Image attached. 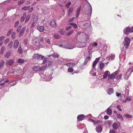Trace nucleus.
<instances>
[{"instance_id":"1","label":"nucleus","mask_w":133,"mask_h":133,"mask_svg":"<svg viewBox=\"0 0 133 133\" xmlns=\"http://www.w3.org/2000/svg\"><path fill=\"white\" fill-rule=\"evenodd\" d=\"M40 76L41 77V79L45 81H50L51 80L53 77L52 74H51L50 75L47 74L45 75L42 74Z\"/></svg>"},{"instance_id":"2","label":"nucleus","mask_w":133,"mask_h":133,"mask_svg":"<svg viewBox=\"0 0 133 133\" xmlns=\"http://www.w3.org/2000/svg\"><path fill=\"white\" fill-rule=\"evenodd\" d=\"M18 79L20 80L21 82L25 84L29 83L31 81V79L27 77H20L18 78Z\"/></svg>"},{"instance_id":"3","label":"nucleus","mask_w":133,"mask_h":133,"mask_svg":"<svg viewBox=\"0 0 133 133\" xmlns=\"http://www.w3.org/2000/svg\"><path fill=\"white\" fill-rule=\"evenodd\" d=\"M130 42V40L129 38L127 36L125 37L123 44L126 49L128 48Z\"/></svg>"},{"instance_id":"4","label":"nucleus","mask_w":133,"mask_h":133,"mask_svg":"<svg viewBox=\"0 0 133 133\" xmlns=\"http://www.w3.org/2000/svg\"><path fill=\"white\" fill-rule=\"evenodd\" d=\"M124 33L126 35L128 34L129 33L132 32H133V26L131 28L128 26L124 28L123 30Z\"/></svg>"},{"instance_id":"5","label":"nucleus","mask_w":133,"mask_h":133,"mask_svg":"<svg viewBox=\"0 0 133 133\" xmlns=\"http://www.w3.org/2000/svg\"><path fill=\"white\" fill-rule=\"evenodd\" d=\"M33 58L35 59L42 60L44 58V57L41 55H39L38 54H36L34 55Z\"/></svg>"},{"instance_id":"6","label":"nucleus","mask_w":133,"mask_h":133,"mask_svg":"<svg viewBox=\"0 0 133 133\" xmlns=\"http://www.w3.org/2000/svg\"><path fill=\"white\" fill-rule=\"evenodd\" d=\"M90 59V56L88 57L85 59L84 61V62L83 64L79 66L80 68L82 69H84V68L83 67L84 65H86L88 61Z\"/></svg>"},{"instance_id":"7","label":"nucleus","mask_w":133,"mask_h":133,"mask_svg":"<svg viewBox=\"0 0 133 133\" xmlns=\"http://www.w3.org/2000/svg\"><path fill=\"white\" fill-rule=\"evenodd\" d=\"M103 129V127L101 125H99L96 126L95 130L98 133H101Z\"/></svg>"},{"instance_id":"8","label":"nucleus","mask_w":133,"mask_h":133,"mask_svg":"<svg viewBox=\"0 0 133 133\" xmlns=\"http://www.w3.org/2000/svg\"><path fill=\"white\" fill-rule=\"evenodd\" d=\"M33 42L34 45L36 46L39 47L41 46L40 42L37 38L33 39Z\"/></svg>"},{"instance_id":"9","label":"nucleus","mask_w":133,"mask_h":133,"mask_svg":"<svg viewBox=\"0 0 133 133\" xmlns=\"http://www.w3.org/2000/svg\"><path fill=\"white\" fill-rule=\"evenodd\" d=\"M120 126V124L119 122H114L112 125L113 128L115 130L117 129Z\"/></svg>"},{"instance_id":"10","label":"nucleus","mask_w":133,"mask_h":133,"mask_svg":"<svg viewBox=\"0 0 133 133\" xmlns=\"http://www.w3.org/2000/svg\"><path fill=\"white\" fill-rule=\"evenodd\" d=\"M100 57H99L98 58H97L95 60L92 66V68H93V69H95V67L96 66V64H97V62L100 59Z\"/></svg>"},{"instance_id":"11","label":"nucleus","mask_w":133,"mask_h":133,"mask_svg":"<svg viewBox=\"0 0 133 133\" xmlns=\"http://www.w3.org/2000/svg\"><path fill=\"white\" fill-rule=\"evenodd\" d=\"M25 29L26 28L25 27H23L21 29L20 31L19 32L18 34L19 37H21L24 34Z\"/></svg>"},{"instance_id":"12","label":"nucleus","mask_w":133,"mask_h":133,"mask_svg":"<svg viewBox=\"0 0 133 133\" xmlns=\"http://www.w3.org/2000/svg\"><path fill=\"white\" fill-rule=\"evenodd\" d=\"M85 118V116L83 114L80 115H78L77 117V119L79 121L83 120Z\"/></svg>"},{"instance_id":"13","label":"nucleus","mask_w":133,"mask_h":133,"mask_svg":"<svg viewBox=\"0 0 133 133\" xmlns=\"http://www.w3.org/2000/svg\"><path fill=\"white\" fill-rule=\"evenodd\" d=\"M50 25L51 26L54 27H56L57 25L55 20L54 19L51 20L50 23Z\"/></svg>"},{"instance_id":"14","label":"nucleus","mask_w":133,"mask_h":133,"mask_svg":"<svg viewBox=\"0 0 133 133\" xmlns=\"http://www.w3.org/2000/svg\"><path fill=\"white\" fill-rule=\"evenodd\" d=\"M76 64L75 63H65L64 65L68 67H72L75 65Z\"/></svg>"},{"instance_id":"15","label":"nucleus","mask_w":133,"mask_h":133,"mask_svg":"<svg viewBox=\"0 0 133 133\" xmlns=\"http://www.w3.org/2000/svg\"><path fill=\"white\" fill-rule=\"evenodd\" d=\"M110 74V72L108 71H106L104 73V74L103 75V79H105L107 78L108 76Z\"/></svg>"},{"instance_id":"16","label":"nucleus","mask_w":133,"mask_h":133,"mask_svg":"<svg viewBox=\"0 0 133 133\" xmlns=\"http://www.w3.org/2000/svg\"><path fill=\"white\" fill-rule=\"evenodd\" d=\"M86 2H88V6L90 8V10L89 11H90V16H91V14L92 13V7L91 6V4H90V3L88 2V1L87 0H85Z\"/></svg>"},{"instance_id":"17","label":"nucleus","mask_w":133,"mask_h":133,"mask_svg":"<svg viewBox=\"0 0 133 133\" xmlns=\"http://www.w3.org/2000/svg\"><path fill=\"white\" fill-rule=\"evenodd\" d=\"M118 73L117 71H116L112 74L111 75L109 76V78L111 79H112L114 77L115 78V75Z\"/></svg>"},{"instance_id":"18","label":"nucleus","mask_w":133,"mask_h":133,"mask_svg":"<svg viewBox=\"0 0 133 133\" xmlns=\"http://www.w3.org/2000/svg\"><path fill=\"white\" fill-rule=\"evenodd\" d=\"M4 79H3L2 80L0 81V85L1 86H2L5 84V83H7L9 82V80L7 79L4 81L3 83H1L3 81H4Z\"/></svg>"},{"instance_id":"19","label":"nucleus","mask_w":133,"mask_h":133,"mask_svg":"<svg viewBox=\"0 0 133 133\" xmlns=\"http://www.w3.org/2000/svg\"><path fill=\"white\" fill-rule=\"evenodd\" d=\"M19 42L17 40L15 41L14 45V47L15 48H17L19 45Z\"/></svg>"},{"instance_id":"20","label":"nucleus","mask_w":133,"mask_h":133,"mask_svg":"<svg viewBox=\"0 0 133 133\" xmlns=\"http://www.w3.org/2000/svg\"><path fill=\"white\" fill-rule=\"evenodd\" d=\"M11 51L8 52L5 54L4 55V56L5 58H9L11 54Z\"/></svg>"},{"instance_id":"21","label":"nucleus","mask_w":133,"mask_h":133,"mask_svg":"<svg viewBox=\"0 0 133 133\" xmlns=\"http://www.w3.org/2000/svg\"><path fill=\"white\" fill-rule=\"evenodd\" d=\"M107 113L108 115H110L112 113V110L109 108H108L107 110Z\"/></svg>"},{"instance_id":"22","label":"nucleus","mask_w":133,"mask_h":133,"mask_svg":"<svg viewBox=\"0 0 133 133\" xmlns=\"http://www.w3.org/2000/svg\"><path fill=\"white\" fill-rule=\"evenodd\" d=\"M26 14L25 13H24L23 14V16H22L21 18V21L22 22H23L25 18H26Z\"/></svg>"},{"instance_id":"23","label":"nucleus","mask_w":133,"mask_h":133,"mask_svg":"<svg viewBox=\"0 0 133 133\" xmlns=\"http://www.w3.org/2000/svg\"><path fill=\"white\" fill-rule=\"evenodd\" d=\"M37 29L40 32H42L44 30V27L42 26H39L37 27Z\"/></svg>"},{"instance_id":"24","label":"nucleus","mask_w":133,"mask_h":133,"mask_svg":"<svg viewBox=\"0 0 133 133\" xmlns=\"http://www.w3.org/2000/svg\"><path fill=\"white\" fill-rule=\"evenodd\" d=\"M14 61L12 60H9L7 62L6 64L9 65H12Z\"/></svg>"},{"instance_id":"25","label":"nucleus","mask_w":133,"mask_h":133,"mask_svg":"<svg viewBox=\"0 0 133 133\" xmlns=\"http://www.w3.org/2000/svg\"><path fill=\"white\" fill-rule=\"evenodd\" d=\"M133 72V66H132L131 68L130 67L128 69L127 73H129L130 72V74H131L132 72Z\"/></svg>"},{"instance_id":"26","label":"nucleus","mask_w":133,"mask_h":133,"mask_svg":"<svg viewBox=\"0 0 133 133\" xmlns=\"http://www.w3.org/2000/svg\"><path fill=\"white\" fill-rule=\"evenodd\" d=\"M114 90L112 88H110L108 89L107 92L109 95H111L113 93Z\"/></svg>"},{"instance_id":"27","label":"nucleus","mask_w":133,"mask_h":133,"mask_svg":"<svg viewBox=\"0 0 133 133\" xmlns=\"http://www.w3.org/2000/svg\"><path fill=\"white\" fill-rule=\"evenodd\" d=\"M17 83V82L16 81H13L10 82L9 83V84L10 85V86H12L16 85Z\"/></svg>"},{"instance_id":"28","label":"nucleus","mask_w":133,"mask_h":133,"mask_svg":"<svg viewBox=\"0 0 133 133\" xmlns=\"http://www.w3.org/2000/svg\"><path fill=\"white\" fill-rule=\"evenodd\" d=\"M73 11V9L72 8H70L68 10V15L69 16L72 13Z\"/></svg>"},{"instance_id":"29","label":"nucleus","mask_w":133,"mask_h":133,"mask_svg":"<svg viewBox=\"0 0 133 133\" xmlns=\"http://www.w3.org/2000/svg\"><path fill=\"white\" fill-rule=\"evenodd\" d=\"M117 117L118 118L121 119V120L122 121H124V119L123 118L122 116L119 114H117Z\"/></svg>"},{"instance_id":"30","label":"nucleus","mask_w":133,"mask_h":133,"mask_svg":"<svg viewBox=\"0 0 133 133\" xmlns=\"http://www.w3.org/2000/svg\"><path fill=\"white\" fill-rule=\"evenodd\" d=\"M52 55L54 58H58L59 56V55L58 54L54 52L52 54Z\"/></svg>"},{"instance_id":"31","label":"nucleus","mask_w":133,"mask_h":133,"mask_svg":"<svg viewBox=\"0 0 133 133\" xmlns=\"http://www.w3.org/2000/svg\"><path fill=\"white\" fill-rule=\"evenodd\" d=\"M33 70L35 71H39V67L38 66H34L33 68Z\"/></svg>"},{"instance_id":"32","label":"nucleus","mask_w":133,"mask_h":133,"mask_svg":"<svg viewBox=\"0 0 133 133\" xmlns=\"http://www.w3.org/2000/svg\"><path fill=\"white\" fill-rule=\"evenodd\" d=\"M30 15L29 14L28 15H27V16H26V19L25 20V23H27L29 21V19L30 18Z\"/></svg>"},{"instance_id":"33","label":"nucleus","mask_w":133,"mask_h":133,"mask_svg":"<svg viewBox=\"0 0 133 133\" xmlns=\"http://www.w3.org/2000/svg\"><path fill=\"white\" fill-rule=\"evenodd\" d=\"M131 100V97L128 96L127 97L126 99L124 101L125 103L126 102L128 101H130Z\"/></svg>"},{"instance_id":"34","label":"nucleus","mask_w":133,"mask_h":133,"mask_svg":"<svg viewBox=\"0 0 133 133\" xmlns=\"http://www.w3.org/2000/svg\"><path fill=\"white\" fill-rule=\"evenodd\" d=\"M59 32L61 35H63L65 34V32L63 29H62L59 31Z\"/></svg>"},{"instance_id":"35","label":"nucleus","mask_w":133,"mask_h":133,"mask_svg":"<svg viewBox=\"0 0 133 133\" xmlns=\"http://www.w3.org/2000/svg\"><path fill=\"white\" fill-rule=\"evenodd\" d=\"M4 64V61L3 60H1L0 62V69L1 68L3 67Z\"/></svg>"},{"instance_id":"36","label":"nucleus","mask_w":133,"mask_h":133,"mask_svg":"<svg viewBox=\"0 0 133 133\" xmlns=\"http://www.w3.org/2000/svg\"><path fill=\"white\" fill-rule=\"evenodd\" d=\"M70 24L72 25L73 27L75 29H76L78 27L77 25L75 23H71Z\"/></svg>"},{"instance_id":"37","label":"nucleus","mask_w":133,"mask_h":133,"mask_svg":"<svg viewBox=\"0 0 133 133\" xmlns=\"http://www.w3.org/2000/svg\"><path fill=\"white\" fill-rule=\"evenodd\" d=\"M122 76V75L121 74H119V75H117L116 77L115 76V78L117 80H119L121 78V77Z\"/></svg>"},{"instance_id":"38","label":"nucleus","mask_w":133,"mask_h":133,"mask_svg":"<svg viewBox=\"0 0 133 133\" xmlns=\"http://www.w3.org/2000/svg\"><path fill=\"white\" fill-rule=\"evenodd\" d=\"M33 21L34 23H35L37 22L38 18L37 17L36 15H34L33 16Z\"/></svg>"},{"instance_id":"39","label":"nucleus","mask_w":133,"mask_h":133,"mask_svg":"<svg viewBox=\"0 0 133 133\" xmlns=\"http://www.w3.org/2000/svg\"><path fill=\"white\" fill-rule=\"evenodd\" d=\"M104 64L102 62H101L100 63L99 65V67L100 69L102 70L103 69L104 66Z\"/></svg>"},{"instance_id":"40","label":"nucleus","mask_w":133,"mask_h":133,"mask_svg":"<svg viewBox=\"0 0 133 133\" xmlns=\"http://www.w3.org/2000/svg\"><path fill=\"white\" fill-rule=\"evenodd\" d=\"M18 53L20 54H21L22 52V48L21 46H19L18 48Z\"/></svg>"},{"instance_id":"41","label":"nucleus","mask_w":133,"mask_h":133,"mask_svg":"<svg viewBox=\"0 0 133 133\" xmlns=\"http://www.w3.org/2000/svg\"><path fill=\"white\" fill-rule=\"evenodd\" d=\"M125 116L127 118H133V116L132 115H129L128 114H125Z\"/></svg>"},{"instance_id":"42","label":"nucleus","mask_w":133,"mask_h":133,"mask_svg":"<svg viewBox=\"0 0 133 133\" xmlns=\"http://www.w3.org/2000/svg\"><path fill=\"white\" fill-rule=\"evenodd\" d=\"M46 68L45 66H42L41 67H39V71H43L45 70Z\"/></svg>"},{"instance_id":"43","label":"nucleus","mask_w":133,"mask_h":133,"mask_svg":"<svg viewBox=\"0 0 133 133\" xmlns=\"http://www.w3.org/2000/svg\"><path fill=\"white\" fill-rule=\"evenodd\" d=\"M74 31L73 30H72L69 31L68 33H67L66 35L67 36H69L71 35L72 33L74 32Z\"/></svg>"},{"instance_id":"44","label":"nucleus","mask_w":133,"mask_h":133,"mask_svg":"<svg viewBox=\"0 0 133 133\" xmlns=\"http://www.w3.org/2000/svg\"><path fill=\"white\" fill-rule=\"evenodd\" d=\"M21 28L22 26L21 25H19L18 26L17 28L16 29L17 32V33L19 32L20 31V30H21Z\"/></svg>"},{"instance_id":"45","label":"nucleus","mask_w":133,"mask_h":133,"mask_svg":"<svg viewBox=\"0 0 133 133\" xmlns=\"http://www.w3.org/2000/svg\"><path fill=\"white\" fill-rule=\"evenodd\" d=\"M13 41H12L10 42L9 43L8 45V47L11 48L12 46V45L13 43Z\"/></svg>"},{"instance_id":"46","label":"nucleus","mask_w":133,"mask_h":133,"mask_svg":"<svg viewBox=\"0 0 133 133\" xmlns=\"http://www.w3.org/2000/svg\"><path fill=\"white\" fill-rule=\"evenodd\" d=\"M30 8V6H25L23 7L22 8V9L23 10H27L29 9Z\"/></svg>"},{"instance_id":"47","label":"nucleus","mask_w":133,"mask_h":133,"mask_svg":"<svg viewBox=\"0 0 133 133\" xmlns=\"http://www.w3.org/2000/svg\"><path fill=\"white\" fill-rule=\"evenodd\" d=\"M49 58H45L43 60V62L42 63L43 64H45L46 62L48 60Z\"/></svg>"},{"instance_id":"48","label":"nucleus","mask_w":133,"mask_h":133,"mask_svg":"<svg viewBox=\"0 0 133 133\" xmlns=\"http://www.w3.org/2000/svg\"><path fill=\"white\" fill-rule=\"evenodd\" d=\"M24 62V60L19 59L18 60V62L19 63H23Z\"/></svg>"},{"instance_id":"49","label":"nucleus","mask_w":133,"mask_h":133,"mask_svg":"<svg viewBox=\"0 0 133 133\" xmlns=\"http://www.w3.org/2000/svg\"><path fill=\"white\" fill-rule=\"evenodd\" d=\"M81 6H80V7L77 10L76 13L79 14L80 13V12L81 10Z\"/></svg>"},{"instance_id":"50","label":"nucleus","mask_w":133,"mask_h":133,"mask_svg":"<svg viewBox=\"0 0 133 133\" xmlns=\"http://www.w3.org/2000/svg\"><path fill=\"white\" fill-rule=\"evenodd\" d=\"M115 55H114L111 54L110 56V58L111 60H113L115 58Z\"/></svg>"},{"instance_id":"51","label":"nucleus","mask_w":133,"mask_h":133,"mask_svg":"<svg viewBox=\"0 0 133 133\" xmlns=\"http://www.w3.org/2000/svg\"><path fill=\"white\" fill-rule=\"evenodd\" d=\"M71 4V2L70 1L68 2L66 4L65 6L67 8H68Z\"/></svg>"},{"instance_id":"52","label":"nucleus","mask_w":133,"mask_h":133,"mask_svg":"<svg viewBox=\"0 0 133 133\" xmlns=\"http://www.w3.org/2000/svg\"><path fill=\"white\" fill-rule=\"evenodd\" d=\"M129 74V73H128L127 74V73L126 74V75L125 74V77L124 78V79L127 80L128 79L129 77V75H128V74Z\"/></svg>"},{"instance_id":"53","label":"nucleus","mask_w":133,"mask_h":133,"mask_svg":"<svg viewBox=\"0 0 133 133\" xmlns=\"http://www.w3.org/2000/svg\"><path fill=\"white\" fill-rule=\"evenodd\" d=\"M73 69L70 67L68 69V71L70 72H73Z\"/></svg>"},{"instance_id":"54","label":"nucleus","mask_w":133,"mask_h":133,"mask_svg":"<svg viewBox=\"0 0 133 133\" xmlns=\"http://www.w3.org/2000/svg\"><path fill=\"white\" fill-rule=\"evenodd\" d=\"M125 95H129V90L126 89L125 90Z\"/></svg>"},{"instance_id":"55","label":"nucleus","mask_w":133,"mask_h":133,"mask_svg":"<svg viewBox=\"0 0 133 133\" xmlns=\"http://www.w3.org/2000/svg\"><path fill=\"white\" fill-rule=\"evenodd\" d=\"M12 31H13L12 29H10L8 32V33L7 34V36H8L10 35L11 34V32H12Z\"/></svg>"},{"instance_id":"56","label":"nucleus","mask_w":133,"mask_h":133,"mask_svg":"<svg viewBox=\"0 0 133 133\" xmlns=\"http://www.w3.org/2000/svg\"><path fill=\"white\" fill-rule=\"evenodd\" d=\"M5 38V37L4 36H1L0 37V42H2Z\"/></svg>"},{"instance_id":"57","label":"nucleus","mask_w":133,"mask_h":133,"mask_svg":"<svg viewBox=\"0 0 133 133\" xmlns=\"http://www.w3.org/2000/svg\"><path fill=\"white\" fill-rule=\"evenodd\" d=\"M25 0H21L18 3V4L19 5H20L22 4H23L24 2L25 1Z\"/></svg>"},{"instance_id":"58","label":"nucleus","mask_w":133,"mask_h":133,"mask_svg":"<svg viewBox=\"0 0 133 133\" xmlns=\"http://www.w3.org/2000/svg\"><path fill=\"white\" fill-rule=\"evenodd\" d=\"M15 32H13L12 34L11 37L13 39H14L15 38Z\"/></svg>"},{"instance_id":"59","label":"nucleus","mask_w":133,"mask_h":133,"mask_svg":"<svg viewBox=\"0 0 133 133\" xmlns=\"http://www.w3.org/2000/svg\"><path fill=\"white\" fill-rule=\"evenodd\" d=\"M19 22V21H17L15 23V24L14 25V27H17L18 25Z\"/></svg>"},{"instance_id":"60","label":"nucleus","mask_w":133,"mask_h":133,"mask_svg":"<svg viewBox=\"0 0 133 133\" xmlns=\"http://www.w3.org/2000/svg\"><path fill=\"white\" fill-rule=\"evenodd\" d=\"M116 95L118 97H121V93H118L117 92H116Z\"/></svg>"},{"instance_id":"61","label":"nucleus","mask_w":133,"mask_h":133,"mask_svg":"<svg viewBox=\"0 0 133 133\" xmlns=\"http://www.w3.org/2000/svg\"><path fill=\"white\" fill-rule=\"evenodd\" d=\"M117 107L118 108V109L119 110V111H122V109L121 108V107L120 105H117Z\"/></svg>"},{"instance_id":"62","label":"nucleus","mask_w":133,"mask_h":133,"mask_svg":"<svg viewBox=\"0 0 133 133\" xmlns=\"http://www.w3.org/2000/svg\"><path fill=\"white\" fill-rule=\"evenodd\" d=\"M92 45L94 47L97 46L98 45V44L96 42H95L92 44Z\"/></svg>"},{"instance_id":"63","label":"nucleus","mask_w":133,"mask_h":133,"mask_svg":"<svg viewBox=\"0 0 133 133\" xmlns=\"http://www.w3.org/2000/svg\"><path fill=\"white\" fill-rule=\"evenodd\" d=\"M75 17H73L69 19L68 22H71L72 21L74 20L75 19Z\"/></svg>"},{"instance_id":"64","label":"nucleus","mask_w":133,"mask_h":133,"mask_svg":"<svg viewBox=\"0 0 133 133\" xmlns=\"http://www.w3.org/2000/svg\"><path fill=\"white\" fill-rule=\"evenodd\" d=\"M100 121L99 120H97L95 121V122L94 123V125H95L97 124Z\"/></svg>"}]
</instances>
